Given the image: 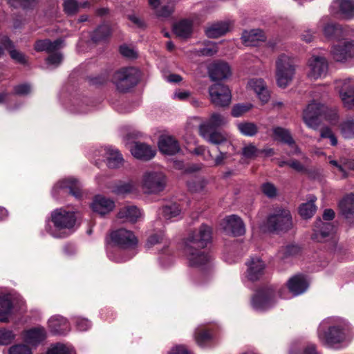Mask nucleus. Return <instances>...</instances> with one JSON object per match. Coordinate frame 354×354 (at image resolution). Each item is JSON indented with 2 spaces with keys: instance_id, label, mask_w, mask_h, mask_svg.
<instances>
[{
  "instance_id": "a211bd4d",
  "label": "nucleus",
  "mask_w": 354,
  "mask_h": 354,
  "mask_svg": "<svg viewBox=\"0 0 354 354\" xmlns=\"http://www.w3.org/2000/svg\"><path fill=\"white\" fill-rule=\"evenodd\" d=\"M208 73L213 81H219L229 77L231 75V69L227 63L219 61L209 66Z\"/></svg>"
},
{
  "instance_id": "7c9ffc66",
  "label": "nucleus",
  "mask_w": 354,
  "mask_h": 354,
  "mask_svg": "<svg viewBox=\"0 0 354 354\" xmlns=\"http://www.w3.org/2000/svg\"><path fill=\"white\" fill-rule=\"evenodd\" d=\"M48 326L51 331L56 334H64L69 330V324L64 317L55 315L48 321Z\"/></svg>"
},
{
  "instance_id": "2f4dec72",
  "label": "nucleus",
  "mask_w": 354,
  "mask_h": 354,
  "mask_svg": "<svg viewBox=\"0 0 354 354\" xmlns=\"http://www.w3.org/2000/svg\"><path fill=\"white\" fill-rule=\"evenodd\" d=\"M241 39L243 43L246 46H257L259 41H264L266 37L262 30L254 29L250 31H243Z\"/></svg>"
},
{
  "instance_id": "f03ea898",
  "label": "nucleus",
  "mask_w": 354,
  "mask_h": 354,
  "mask_svg": "<svg viewBox=\"0 0 354 354\" xmlns=\"http://www.w3.org/2000/svg\"><path fill=\"white\" fill-rule=\"evenodd\" d=\"M348 329V324L342 319H337L336 323L328 326L327 330L326 323L322 322L318 328V337L324 345L332 346L345 339Z\"/></svg>"
},
{
  "instance_id": "13d9d810",
  "label": "nucleus",
  "mask_w": 354,
  "mask_h": 354,
  "mask_svg": "<svg viewBox=\"0 0 354 354\" xmlns=\"http://www.w3.org/2000/svg\"><path fill=\"white\" fill-rule=\"evenodd\" d=\"M80 5L75 0H66L64 3V9L68 15H74Z\"/></svg>"
},
{
  "instance_id": "9b49d317",
  "label": "nucleus",
  "mask_w": 354,
  "mask_h": 354,
  "mask_svg": "<svg viewBox=\"0 0 354 354\" xmlns=\"http://www.w3.org/2000/svg\"><path fill=\"white\" fill-rule=\"evenodd\" d=\"M326 109L327 106L324 104L316 100H313L303 111L304 122L310 128H317L318 126V118L322 116L323 113Z\"/></svg>"
},
{
  "instance_id": "f8f14e48",
  "label": "nucleus",
  "mask_w": 354,
  "mask_h": 354,
  "mask_svg": "<svg viewBox=\"0 0 354 354\" xmlns=\"http://www.w3.org/2000/svg\"><path fill=\"white\" fill-rule=\"evenodd\" d=\"M110 237L112 243L122 249L133 248L138 243V239L133 232L124 228L113 231Z\"/></svg>"
},
{
  "instance_id": "774afa93",
  "label": "nucleus",
  "mask_w": 354,
  "mask_h": 354,
  "mask_svg": "<svg viewBox=\"0 0 354 354\" xmlns=\"http://www.w3.org/2000/svg\"><path fill=\"white\" fill-rule=\"evenodd\" d=\"M75 324L81 331L86 330L91 327V322L88 319L80 317L75 318Z\"/></svg>"
},
{
  "instance_id": "a878e982",
  "label": "nucleus",
  "mask_w": 354,
  "mask_h": 354,
  "mask_svg": "<svg viewBox=\"0 0 354 354\" xmlns=\"http://www.w3.org/2000/svg\"><path fill=\"white\" fill-rule=\"evenodd\" d=\"M158 147L162 153L168 155H174L180 151L178 141L169 136H162L160 138Z\"/></svg>"
},
{
  "instance_id": "4468645a",
  "label": "nucleus",
  "mask_w": 354,
  "mask_h": 354,
  "mask_svg": "<svg viewBox=\"0 0 354 354\" xmlns=\"http://www.w3.org/2000/svg\"><path fill=\"white\" fill-rule=\"evenodd\" d=\"M328 63L323 57L313 56L308 62V77L317 80L326 74Z\"/></svg>"
},
{
  "instance_id": "ea45409f",
  "label": "nucleus",
  "mask_w": 354,
  "mask_h": 354,
  "mask_svg": "<svg viewBox=\"0 0 354 354\" xmlns=\"http://www.w3.org/2000/svg\"><path fill=\"white\" fill-rule=\"evenodd\" d=\"M341 133L345 138H354V118L348 117L339 124Z\"/></svg>"
},
{
  "instance_id": "052dcab7",
  "label": "nucleus",
  "mask_w": 354,
  "mask_h": 354,
  "mask_svg": "<svg viewBox=\"0 0 354 354\" xmlns=\"http://www.w3.org/2000/svg\"><path fill=\"white\" fill-rule=\"evenodd\" d=\"M10 354H32L30 349L26 345L19 344L12 346L9 350Z\"/></svg>"
},
{
  "instance_id": "412c9836",
  "label": "nucleus",
  "mask_w": 354,
  "mask_h": 354,
  "mask_svg": "<svg viewBox=\"0 0 354 354\" xmlns=\"http://www.w3.org/2000/svg\"><path fill=\"white\" fill-rule=\"evenodd\" d=\"M91 207L94 212L104 215L113 209L115 203L110 198L98 195L94 198Z\"/></svg>"
},
{
  "instance_id": "680f3d73",
  "label": "nucleus",
  "mask_w": 354,
  "mask_h": 354,
  "mask_svg": "<svg viewBox=\"0 0 354 354\" xmlns=\"http://www.w3.org/2000/svg\"><path fill=\"white\" fill-rule=\"evenodd\" d=\"M344 158H341L339 161L331 160L329 162L342 174V178H346L348 176V174L346 171V167L344 165Z\"/></svg>"
},
{
  "instance_id": "72a5a7b5",
  "label": "nucleus",
  "mask_w": 354,
  "mask_h": 354,
  "mask_svg": "<svg viewBox=\"0 0 354 354\" xmlns=\"http://www.w3.org/2000/svg\"><path fill=\"white\" fill-rule=\"evenodd\" d=\"M46 334L44 328L37 327L26 332L24 339L31 345H37L46 338Z\"/></svg>"
},
{
  "instance_id": "0eeeda50",
  "label": "nucleus",
  "mask_w": 354,
  "mask_h": 354,
  "mask_svg": "<svg viewBox=\"0 0 354 354\" xmlns=\"http://www.w3.org/2000/svg\"><path fill=\"white\" fill-rule=\"evenodd\" d=\"M138 81V71L132 67L122 68L116 71L113 77V82L120 92H127L133 88Z\"/></svg>"
},
{
  "instance_id": "69168bd1",
  "label": "nucleus",
  "mask_w": 354,
  "mask_h": 354,
  "mask_svg": "<svg viewBox=\"0 0 354 354\" xmlns=\"http://www.w3.org/2000/svg\"><path fill=\"white\" fill-rule=\"evenodd\" d=\"M122 253V251L118 250L116 252L115 254H114V253L109 254V257L111 260H112L116 263L125 262V261L129 260L132 257V256H130V255L124 256Z\"/></svg>"
},
{
  "instance_id": "bb28decb",
  "label": "nucleus",
  "mask_w": 354,
  "mask_h": 354,
  "mask_svg": "<svg viewBox=\"0 0 354 354\" xmlns=\"http://www.w3.org/2000/svg\"><path fill=\"white\" fill-rule=\"evenodd\" d=\"M339 97L345 108L354 110V87L344 82L339 91Z\"/></svg>"
},
{
  "instance_id": "c03bdc74",
  "label": "nucleus",
  "mask_w": 354,
  "mask_h": 354,
  "mask_svg": "<svg viewBox=\"0 0 354 354\" xmlns=\"http://www.w3.org/2000/svg\"><path fill=\"white\" fill-rule=\"evenodd\" d=\"M237 128L241 134L249 137L255 136L259 130L257 124L250 122H239Z\"/></svg>"
},
{
  "instance_id": "e433bc0d",
  "label": "nucleus",
  "mask_w": 354,
  "mask_h": 354,
  "mask_svg": "<svg viewBox=\"0 0 354 354\" xmlns=\"http://www.w3.org/2000/svg\"><path fill=\"white\" fill-rule=\"evenodd\" d=\"M12 308L10 295L0 292V321L1 322L8 321V316L10 314Z\"/></svg>"
},
{
  "instance_id": "6e6552de",
  "label": "nucleus",
  "mask_w": 354,
  "mask_h": 354,
  "mask_svg": "<svg viewBox=\"0 0 354 354\" xmlns=\"http://www.w3.org/2000/svg\"><path fill=\"white\" fill-rule=\"evenodd\" d=\"M216 129L210 128L207 124H201L199 126V133L207 142L215 145H225L227 148L234 149L230 141V136L223 132L215 130Z\"/></svg>"
},
{
  "instance_id": "c756f323",
  "label": "nucleus",
  "mask_w": 354,
  "mask_h": 354,
  "mask_svg": "<svg viewBox=\"0 0 354 354\" xmlns=\"http://www.w3.org/2000/svg\"><path fill=\"white\" fill-rule=\"evenodd\" d=\"M148 3L158 17H168L174 11L175 3L174 1H169L161 6H159L160 0H148Z\"/></svg>"
},
{
  "instance_id": "f704fd0d",
  "label": "nucleus",
  "mask_w": 354,
  "mask_h": 354,
  "mask_svg": "<svg viewBox=\"0 0 354 354\" xmlns=\"http://www.w3.org/2000/svg\"><path fill=\"white\" fill-rule=\"evenodd\" d=\"M181 213V208L176 203H169L158 210V214L165 220H171L178 216Z\"/></svg>"
},
{
  "instance_id": "4d7b16f0",
  "label": "nucleus",
  "mask_w": 354,
  "mask_h": 354,
  "mask_svg": "<svg viewBox=\"0 0 354 354\" xmlns=\"http://www.w3.org/2000/svg\"><path fill=\"white\" fill-rule=\"evenodd\" d=\"M323 116L331 124H336L338 122L339 116L336 109H331L327 107V109L323 113Z\"/></svg>"
},
{
  "instance_id": "e2e57ef3",
  "label": "nucleus",
  "mask_w": 354,
  "mask_h": 354,
  "mask_svg": "<svg viewBox=\"0 0 354 354\" xmlns=\"http://www.w3.org/2000/svg\"><path fill=\"white\" fill-rule=\"evenodd\" d=\"M261 190L263 193L269 198L274 197L277 195V189L274 185L270 183L262 185Z\"/></svg>"
},
{
  "instance_id": "79ce46f5",
  "label": "nucleus",
  "mask_w": 354,
  "mask_h": 354,
  "mask_svg": "<svg viewBox=\"0 0 354 354\" xmlns=\"http://www.w3.org/2000/svg\"><path fill=\"white\" fill-rule=\"evenodd\" d=\"M207 181L203 177H195L187 183L189 190L192 192L202 193L205 190Z\"/></svg>"
},
{
  "instance_id": "de8ad7c7",
  "label": "nucleus",
  "mask_w": 354,
  "mask_h": 354,
  "mask_svg": "<svg viewBox=\"0 0 354 354\" xmlns=\"http://www.w3.org/2000/svg\"><path fill=\"white\" fill-rule=\"evenodd\" d=\"M136 189V184L132 181L120 182L113 188V192L116 194H127Z\"/></svg>"
},
{
  "instance_id": "dca6fc26",
  "label": "nucleus",
  "mask_w": 354,
  "mask_h": 354,
  "mask_svg": "<svg viewBox=\"0 0 354 354\" xmlns=\"http://www.w3.org/2000/svg\"><path fill=\"white\" fill-rule=\"evenodd\" d=\"M333 15H341L343 18L354 17V1L353 0H334L330 6Z\"/></svg>"
},
{
  "instance_id": "37998d69",
  "label": "nucleus",
  "mask_w": 354,
  "mask_h": 354,
  "mask_svg": "<svg viewBox=\"0 0 354 354\" xmlns=\"http://www.w3.org/2000/svg\"><path fill=\"white\" fill-rule=\"evenodd\" d=\"M212 335L209 330L198 327L194 332V339L199 346H205L211 339Z\"/></svg>"
},
{
  "instance_id": "9d476101",
  "label": "nucleus",
  "mask_w": 354,
  "mask_h": 354,
  "mask_svg": "<svg viewBox=\"0 0 354 354\" xmlns=\"http://www.w3.org/2000/svg\"><path fill=\"white\" fill-rule=\"evenodd\" d=\"M51 220L58 230L71 229L76 222L75 212L64 208H59L51 213Z\"/></svg>"
},
{
  "instance_id": "bf43d9fd",
  "label": "nucleus",
  "mask_w": 354,
  "mask_h": 354,
  "mask_svg": "<svg viewBox=\"0 0 354 354\" xmlns=\"http://www.w3.org/2000/svg\"><path fill=\"white\" fill-rule=\"evenodd\" d=\"M218 51L217 46L215 44L209 43L204 48L200 49L197 53L199 55L212 56Z\"/></svg>"
},
{
  "instance_id": "3c124183",
  "label": "nucleus",
  "mask_w": 354,
  "mask_h": 354,
  "mask_svg": "<svg viewBox=\"0 0 354 354\" xmlns=\"http://www.w3.org/2000/svg\"><path fill=\"white\" fill-rule=\"evenodd\" d=\"M241 153L245 158L254 159L259 156L260 150L258 149L255 145L250 143L243 147Z\"/></svg>"
},
{
  "instance_id": "5701e85b",
  "label": "nucleus",
  "mask_w": 354,
  "mask_h": 354,
  "mask_svg": "<svg viewBox=\"0 0 354 354\" xmlns=\"http://www.w3.org/2000/svg\"><path fill=\"white\" fill-rule=\"evenodd\" d=\"M131 154L137 159L149 160L156 155V150L148 145L135 142L131 148Z\"/></svg>"
},
{
  "instance_id": "864d4df0",
  "label": "nucleus",
  "mask_w": 354,
  "mask_h": 354,
  "mask_svg": "<svg viewBox=\"0 0 354 354\" xmlns=\"http://www.w3.org/2000/svg\"><path fill=\"white\" fill-rule=\"evenodd\" d=\"M252 106L253 105L250 103L236 104L232 109V115L236 118L240 117L245 113L250 111Z\"/></svg>"
},
{
  "instance_id": "b1692460",
  "label": "nucleus",
  "mask_w": 354,
  "mask_h": 354,
  "mask_svg": "<svg viewBox=\"0 0 354 354\" xmlns=\"http://www.w3.org/2000/svg\"><path fill=\"white\" fill-rule=\"evenodd\" d=\"M248 86L254 91L263 104L270 100V92L262 79H252L248 82Z\"/></svg>"
},
{
  "instance_id": "58836bf2",
  "label": "nucleus",
  "mask_w": 354,
  "mask_h": 354,
  "mask_svg": "<svg viewBox=\"0 0 354 354\" xmlns=\"http://www.w3.org/2000/svg\"><path fill=\"white\" fill-rule=\"evenodd\" d=\"M339 207L346 218L354 215V194H350L343 198L339 203Z\"/></svg>"
},
{
  "instance_id": "7ed1b4c3",
  "label": "nucleus",
  "mask_w": 354,
  "mask_h": 354,
  "mask_svg": "<svg viewBox=\"0 0 354 354\" xmlns=\"http://www.w3.org/2000/svg\"><path fill=\"white\" fill-rule=\"evenodd\" d=\"M166 185V176L160 171H146L143 173L140 180V187L146 194H158L165 189Z\"/></svg>"
},
{
  "instance_id": "aec40b11",
  "label": "nucleus",
  "mask_w": 354,
  "mask_h": 354,
  "mask_svg": "<svg viewBox=\"0 0 354 354\" xmlns=\"http://www.w3.org/2000/svg\"><path fill=\"white\" fill-rule=\"evenodd\" d=\"M333 230L334 226L332 223H324L319 218L315 222L312 239L317 242L324 241L327 237L330 236Z\"/></svg>"
},
{
  "instance_id": "8fccbe9b",
  "label": "nucleus",
  "mask_w": 354,
  "mask_h": 354,
  "mask_svg": "<svg viewBox=\"0 0 354 354\" xmlns=\"http://www.w3.org/2000/svg\"><path fill=\"white\" fill-rule=\"evenodd\" d=\"M324 35L328 38H338L341 36L342 29L340 26L328 23L323 28Z\"/></svg>"
},
{
  "instance_id": "cd10ccee",
  "label": "nucleus",
  "mask_w": 354,
  "mask_h": 354,
  "mask_svg": "<svg viewBox=\"0 0 354 354\" xmlns=\"http://www.w3.org/2000/svg\"><path fill=\"white\" fill-rule=\"evenodd\" d=\"M288 288L293 295L297 296L304 292L308 288V283L302 275H296L288 281Z\"/></svg>"
},
{
  "instance_id": "c9c22d12",
  "label": "nucleus",
  "mask_w": 354,
  "mask_h": 354,
  "mask_svg": "<svg viewBox=\"0 0 354 354\" xmlns=\"http://www.w3.org/2000/svg\"><path fill=\"white\" fill-rule=\"evenodd\" d=\"M62 39H57L51 41L49 39L39 40L35 44V49L37 51H46L49 53L55 51L62 47Z\"/></svg>"
},
{
  "instance_id": "473e14b6",
  "label": "nucleus",
  "mask_w": 354,
  "mask_h": 354,
  "mask_svg": "<svg viewBox=\"0 0 354 354\" xmlns=\"http://www.w3.org/2000/svg\"><path fill=\"white\" fill-rule=\"evenodd\" d=\"M230 29V23L221 21L208 26L205 29V34L209 38H217L225 35Z\"/></svg>"
},
{
  "instance_id": "393cba45",
  "label": "nucleus",
  "mask_w": 354,
  "mask_h": 354,
  "mask_svg": "<svg viewBox=\"0 0 354 354\" xmlns=\"http://www.w3.org/2000/svg\"><path fill=\"white\" fill-rule=\"evenodd\" d=\"M272 134L275 140L286 143L290 147L294 148L292 153H298L299 152V150L295 145V140L288 129L281 127H275L272 129Z\"/></svg>"
},
{
  "instance_id": "f257e3e1",
  "label": "nucleus",
  "mask_w": 354,
  "mask_h": 354,
  "mask_svg": "<svg viewBox=\"0 0 354 354\" xmlns=\"http://www.w3.org/2000/svg\"><path fill=\"white\" fill-rule=\"evenodd\" d=\"M211 240L212 229L205 224H202L189 236L184 250L191 266L201 267L211 262L212 256L208 252L196 248H204Z\"/></svg>"
},
{
  "instance_id": "09e8293b",
  "label": "nucleus",
  "mask_w": 354,
  "mask_h": 354,
  "mask_svg": "<svg viewBox=\"0 0 354 354\" xmlns=\"http://www.w3.org/2000/svg\"><path fill=\"white\" fill-rule=\"evenodd\" d=\"M111 35V28L109 25L103 24L99 26L91 36L95 42H98L106 39Z\"/></svg>"
},
{
  "instance_id": "603ef678",
  "label": "nucleus",
  "mask_w": 354,
  "mask_h": 354,
  "mask_svg": "<svg viewBox=\"0 0 354 354\" xmlns=\"http://www.w3.org/2000/svg\"><path fill=\"white\" fill-rule=\"evenodd\" d=\"M322 138H328L330 140L332 146H336L337 145V139L335 133L329 127H323L320 130V138L318 140L319 142Z\"/></svg>"
},
{
  "instance_id": "2eb2a0df",
  "label": "nucleus",
  "mask_w": 354,
  "mask_h": 354,
  "mask_svg": "<svg viewBox=\"0 0 354 354\" xmlns=\"http://www.w3.org/2000/svg\"><path fill=\"white\" fill-rule=\"evenodd\" d=\"M246 277L251 281L259 280L265 273L266 264L259 257H253L247 263Z\"/></svg>"
},
{
  "instance_id": "6ab92c4d",
  "label": "nucleus",
  "mask_w": 354,
  "mask_h": 354,
  "mask_svg": "<svg viewBox=\"0 0 354 354\" xmlns=\"http://www.w3.org/2000/svg\"><path fill=\"white\" fill-rule=\"evenodd\" d=\"M59 188L63 193H69L76 198L82 196V189L80 183L73 178H68L60 180L56 185L55 189Z\"/></svg>"
},
{
  "instance_id": "338daca9",
  "label": "nucleus",
  "mask_w": 354,
  "mask_h": 354,
  "mask_svg": "<svg viewBox=\"0 0 354 354\" xmlns=\"http://www.w3.org/2000/svg\"><path fill=\"white\" fill-rule=\"evenodd\" d=\"M164 236L162 234H154L149 237L146 245L147 248H151L157 243L162 242Z\"/></svg>"
},
{
  "instance_id": "423d86ee",
  "label": "nucleus",
  "mask_w": 354,
  "mask_h": 354,
  "mask_svg": "<svg viewBox=\"0 0 354 354\" xmlns=\"http://www.w3.org/2000/svg\"><path fill=\"white\" fill-rule=\"evenodd\" d=\"M292 216L289 210L276 207L267 220V227L270 231H287L292 227Z\"/></svg>"
},
{
  "instance_id": "49530a36",
  "label": "nucleus",
  "mask_w": 354,
  "mask_h": 354,
  "mask_svg": "<svg viewBox=\"0 0 354 354\" xmlns=\"http://www.w3.org/2000/svg\"><path fill=\"white\" fill-rule=\"evenodd\" d=\"M4 48L9 50L12 59L16 60L19 63L24 64L26 62L25 55L19 51L13 49L12 42L6 37H5Z\"/></svg>"
},
{
  "instance_id": "0e129e2a",
  "label": "nucleus",
  "mask_w": 354,
  "mask_h": 354,
  "mask_svg": "<svg viewBox=\"0 0 354 354\" xmlns=\"http://www.w3.org/2000/svg\"><path fill=\"white\" fill-rule=\"evenodd\" d=\"M63 59V56L60 53H55L50 55L46 59V63L48 65L57 67L59 65Z\"/></svg>"
},
{
  "instance_id": "4c0bfd02",
  "label": "nucleus",
  "mask_w": 354,
  "mask_h": 354,
  "mask_svg": "<svg viewBox=\"0 0 354 354\" xmlns=\"http://www.w3.org/2000/svg\"><path fill=\"white\" fill-rule=\"evenodd\" d=\"M193 24L189 19H183L174 26V33L179 37L187 38L192 33Z\"/></svg>"
},
{
  "instance_id": "1a4fd4ad",
  "label": "nucleus",
  "mask_w": 354,
  "mask_h": 354,
  "mask_svg": "<svg viewBox=\"0 0 354 354\" xmlns=\"http://www.w3.org/2000/svg\"><path fill=\"white\" fill-rule=\"evenodd\" d=\"M209 93L211 102L216 106H227L231 102V91L225 84L216 83L212 85Z\"/></svg>"
},
{
  "instance_id": "c85d7f7f",
  "label": "nucleus",
  "mask_w": 354,
  "mask_h": 354,
  "mask_svg": "<svg viewBox=\"0 0 354 354\" xmlns=\"http://www.w3.org/2000/svg\"><path fill=\"white\" fill-rule=\"evenodd\" d=\"M118 217L124 219V221L134 223L142 217V212L136 206L129 205L121 208Z\"/></svg>"
},
{
  "instance_id": "6e6d98bb",
  "label": "nucleus",
  "mask_w": 354,
  "mask_h": 354,
  "mask_svg": "<svg viewBox=\"0 0 354 354\" xmlns=\"http://www.w3.org/2000/svg\"><path fill=\"white\" fill-rule=\"evenodd\" d=\"M47 354H74L73 351L63 344H57L50 348Z\"/></svg>"
},
{
  "instance_id": "20e7f679",
  "label": "nucleus",
  "mask_w": 354,
  "mask_h": 354,
  "mask_svg": "<svg viewBox=\"0 0 354 354\" xmlns=\"http://www.w3.org/2000/svg\"><path fill=\"white\" fill-rule=\"evenodd\" d=\"M277 81L281 88H286L292 80L295 71V59L285 54L276 61Z\"/></svg>"
},
{
  "instance_id": "a18cd8bd",
  "label": "nucleus",
  "mask_w": 354,
  "mask_h": 354,
  "mask_svg": "<svg viewBox=\"0 0 354 354\" xmlns=\"http://www.w3.org/2000/svg\"><path fill=\"white\" fill-rule=\"evenodd\" d=\"M227 122V118L223 115L218 113H213L211 114L209 120L202 124H207L210 128L216 129L225 126Z\"/></svg>"
},
{
  "instance_id": "a19ab883",
  "label": "nucleus",
  "mask_w": 354,
  "mask_h": 354,
  "mask_svg": "<svg viewBox=\"0 0 354 354\" xmlns=\"http://www.w3.org/2000/svg\"><path fill=\"white\" fill-rule=\"evenodd\" d=\"M316 198L311 196L308 202L303 203L299 207V214L304 218H309L313 216L316 212L315 201Z\"/></svg>"
},
{
  "instance_id": "f3484780",
  "label": "nucleus",
  "mask_w": 354,
  "mask_h": 354,
  "mask_svg": "<svg viewBox=\"0 0 354 354\" xmlns=\"http://www.w3.org/2000/svg\"><path fill=\"white\" fill-rule=\"evenodd\" d=\"M223 228L226 232L230 233L234 236H241L245 232V225L242 219L234 214L225 218Z\"/></svg>"
},
{
  "instance_id": "39448f33",
  "label": "nucleus",
  "mask_w": 354,
  "mask_h": 354,
  "mask_svg": "<svg viewBox=\"0 0 354 354\" xmlns=\"http://www.w3.org/2000/svg\"><path fill=\"white\" fill-rule=\"evenodd\" d=\"M277 295L283 297L282 288L270 286L258 290L252 299V306L257 310L269 308L276 301Z\"/></svg>"
},
{
  "instance_id": "5fc2aeb1",
  "label": "nucleus",
  "mask_w": 354,
  "mask_h": 354,
  "mask_svg": "<svg viewBox=\"0 0 354 354\" xmlns=\"http://www.w3.org/2000/svg\"><path fill=\"white\" fill-rule=\"evenodd\" d=\"M15 338L13 333L6 328L0 329V344L7 345L10 344Z\"/></svg>"
},
{
  "instance_id": "ddd939ff",
  "label": "nucleus",
  "mask_w": 354,
  "mask_h": 354,
  "mask_svg": "<svg viewBox=\"0 0 354 354\" xmlns=\"http://www.w3.org/2000/svg\"><path fill=\"white\" fill-rule=\"evenodd\" d=\"M333 59L337 62H346L354 57V41H342L331 49Z\"/></svg>"
},
{
  "instance_id": "4be33fe9",
  "label": "nucleus",
  "mask_w": 354,
  "mask_h": 354,
  "mask_svg": "<svg viewBox=\"0 0 354 354\" xmlns=\"http://www.w3.org/2000/svg\"><path fill=\"white\" fill-rule=\"evenodd\" d=\"M99 153L106 157V165L109 168L115 169L123 165L124 159L118 150L111 147H105L100 149Z\"/></svg>"
}]
</instances>
